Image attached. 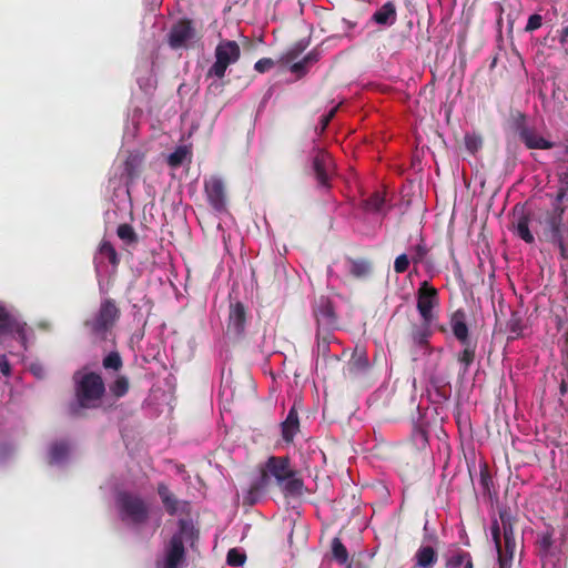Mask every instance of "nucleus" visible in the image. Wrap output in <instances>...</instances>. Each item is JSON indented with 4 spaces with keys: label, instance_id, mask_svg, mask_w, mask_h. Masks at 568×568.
<instances>
[{
    "label": "nucleus",
    "instance_id": "nucleus-1",
    "mask_svg": "<svg viewBox=\"0 0 568 568\" xmlns=\"http://www.w3.org/2000/svg\"><path fill=\"white\" fill-rule=\"evenodd\" d=\"M564 196L565 192L559 191L556 203L551 209H526L525 206L516 205L511 220L514 234L527 244L535 242L536 234L539 241L559 246L564 254L565 246L561 234L564 207L559 205Z\"/></svg>",
    "mask_w": 568,
    "mask_h": 568
},
{
    "label": "nucleus",
    "instance_id": "nucleus-2",
    "mask_svg": "<svg viewBox=\"0 0 568 568\" xmlns=\"http://www.w3.org/2000/svg\"><path fill=\"white\" fill-rule=\"evenodd\" d=\"M499 521H493L490 531L498 554V568H510L517 542L514 527L517 521L509 507L499 508Z\"/></svg>",
    "mask_w": 568,
    "mask_h": 568
},
{
    "label": "nucleus",
    "instance_id": "nucleus-3",
    "mask_svg": "<svg viewBox=\"0 0 568 568\" xmlns=\"http://www.w3.org/2000/svg\"><path fill=\"white\" fill-rule=\"evenodd\" d=\"M267 479L274 477L285 497H295L303 494L304 483L297 471L292 468L288 456H271L266 460L265 470Z\"/></svg>",
    "mask_w": 568,
    "mask_h": 568
},
{
    "label": "nucleus",
    "instance_id": "nucleus-4",
    "mask_svg": "<svg viewBox=\"0 0 568 568\" xmlns=\"http://www.w3.org/2000/svg\"><path fill=\"white\" fill-rule=\"evenodd\" d=\"M120 317L121 310L115 300L108 297L101 301L95 315L84 322V327L95 342H104L109 338Z\"/></svg>",
    "mask_w": 568,
    "mask_h": 568
},
{
    "label": "nucleus",
    "instance_id": "nucleus-5",
    "mask_svg": "<svg viewBox=\"0 0 568 568\" xmlns=\"http://www.w3.org/2000/svg\"><path fill=\"white\" fill-rule=\"evenodd\" d=\"M105 393V385L100 374L85 373L77 382L75 396L81 408H95Z\"/></svg>",
    "mask_w": 568,
    "mask_h": 568
},
{
    "label": "nucleus",
    "instance_id": "nucleus-6",
    "mask_svg": "<svg viewBox=\"0 0 568 568\" xmlns=\"http://www.w3.org/2000/svg\"><path fill=\"white\" fill-rule=\"evenodd\" d=\"M116 503L123 520L141 525L149 519V507L141 496L129 491H121L118 494Z\"/></svg>",
    "mask_w": 568,
    "mask_h": 568
},
{
    "label": "nucleus",
    "instance_id": "nucleus-7",
    "mask_svg": "<svg viewBox=\"0 0 568 568\" xmlns=\"http://www.w3.org/2000/svg\"><path fill=\"white\" fill-rule=\"evenodd\" d=\"M215 62L207 71V77L223 79L227 68L241 57V49L234 40H222L215 48Z\"/></svg>",
    "mask_w": 568,
    "mask_h": 568
},
{
    "label": "nucleus",
    "instance_id": "nucleus-8",
    "mask_svg": "<svg viewBox=\"0 0 568 568\" xmlns=\"http://www.w3.org/2000/svg\"><path fill=\"white\" fill-rule=\"evenodd\" d=\"M514 126L518 139L528 150H550L555 146V143L540 134L535 126L527 124L526 116L523 113L518 114Z\"/></svg>",
    "mask_w": 568,
    "mask_h": 568
},
{
    "label": "nucleus",
    "instance_id": "nucleus-9",
    "mask_svg": "<svg viewBox=\"0 0 568 568\" xmlns=\"http://www.w3.org/2000/svg\"><path fill=\"white\" fill-rule=\"evenodd\" d=\"M416 296V307L422 321L426 324H433L436 320L433 308L439 305L438 291L428 281H424L420 283Z\"/></svg>",
    "mask_w": 568,
    "mask_h": 568
},
{
    "label": "nucleus",
    "instance_id": "nucleus-10",
    "mask_svg": "<svg viewBox=\"0 0 568 568\" xmlns=\"http://www.w3.org/2000/svg\"><path fill=\"white\" fill-rule=\"evenodd\" d=\"M196 36L194 23L189 18L178 20L168 33V44L173 50L189 47V42Z\"/></svg>",
    "mask_w": 568,
    "mask_h": 568
},
{
    "label": "nucleus",
    "instance_id": "nucleus-11",
    "mask_svg": "<svg viewBox=\"0 0 568 568\" xmlns=\"http://www.w3.org/2000/svg\"><path fill=\"white\" fill-rule=\"evenodd\" d=\"M26 326L27 324L6 305L0 304V337L17 336L24 344L27 341Z\"/></svg>",
    "mask_w": 568,
    "mask_h": 568
},
{
    "label": "nucleus",
    "instance_id": "nucleus-12",
    "mask_svg": "<svg viewBox=\"0 0 568 568\" xmlns=\"http://www.w3.org/2000/svg\"><path fill=\"white\" fill-rule=\"evenodd\" d=\"M312 168L318 185L324 189H329L331 172L334 168L331 154L323 149H314Z\"/></svg>",
    "mask_w": 568,
    "mask_h": 568
},
{
    "label": "nucleus",
    "instance_id": "nucleus-13",
    "mask_svg": "<svg viewBox=\"0 0 568 568\" xmlns=\"http://www.w3.org/2000/svg\"><path fill=\"white\" fill-rule=\"evenodd\" d=\"M204 192L209 204L216 212L226 209V191L224 182L217 176H211L204 182Z\"/></svg>",
    "mask_w": 568,
    "mask_h": 568
},
{
    "label": "nucleus",
    "instance_id": "nucleus-14",
    "mask_svg": "<svg viewBox=\"0 0 568 568\" xmlns=\"http://www.w3.org/2000/svg\"><path fill=\"white\" fill-rule=\"evenodd\" d=\"M247 322V311L245 305L240 302H231L229 307L227 332L235 337L244 334Z\"/></svg>",
    "mask_w": 568,
    "mask_h": 568
},
{
    "label": "nucleus",
    "instance_id": "nucleus-15",
    "mask_svg": "<svg viewBox=\"0 0 568 568\" xmlns=\"http://www.w3.org/2000/svg\"><path fill=\"white\" fill-rule=\"evenodd\" d=\"M184 555L185 549L182 538L174 535L170 540L163 568H180V565L184 559Z\"/></svg>",
    "mask_w": 568,
    "mask_h": 568
},
{
    "label": "nucleus",
    "instance_id": "nucleus-16",
    "mask_svg": "<svg viewBox=\"0 0 568 568\" xmlns=\"http://www.w3.org/2000/svg\"><path fill=\"white\" fill-rule=\"evenodd\" d=\"M449 324L455 338L460 344H465L466 342L471 341V338L469 337V328L466 323L465 311H455L450 316Z\"/></svg>",
    "mask_w": 568,
    "mask_h": 568
},
{
    "label": "nucleus",
    "instance_id": "nucleus-17",
    "mask_svg": "<svg viewBox=\"0 0 568 568\" xmlns=\"http://www.w3.org/2000/svg\"><path fill=\"white\" fill-rule=\"evenodd\" d=\"M282 438L290 444L300 432V418L295 406L291 407L286 418L281 423Z\"/></svg>",
    "mask_w": 568,
    "mask_h": 568
},
{
    "label": "nucleus",
    "instance_id": "nucleus-18",
    "mask_svg": "<svg viewBox=\"0 0 568 568\" xmlns=\"http://www.w3.org/2000/svg\"><path fill=\"white\" fill-rule=\"evenodd\" d=\"M397 20V11L394 1L385 2L378 10L372 16V21L376 24L390 27Z\"/></svg>",
    "mask_w": 568,
    "mask_h": 568
},
{
    "label": "nucleus",
    "instance_id": "nucleus-19",
    "mask_svg": "<svg viewBox=\"0 0 568 568\" xmlns=\"http://www.w3.org/2000/svg\"><path fill=\"white\" fill-rule=\"evenodd\" d=\"M158 494L162 500V504L166 510V513L171 516L176 515L180 511V506H186L187 503L180 501L174 494H172L169 487L164 483H160L158 485Z\"/></svg>",
    "mask_w": 568,
    "mask_h": 568
},
{
    "label": "nucleus",
    "instance_id": "nucleus-20",
    "mask_svg": "<svg viewBox=\"0 0 568 568\" xmlns=\"http://www.w3.org/2000/svg\"><path fill=\"white\" fill-rule=\"evenodd\" d=\"M445 568H474L471 555L460 548L453 549L446 556Z\"/></svg>",
    "mask_w": 568,
    "mask_h": 568
},
{
    "label": "nucleus",
    "instance_id": "nucleus-21",
    "mask_svg": "<svg viewBox=\"0 0 568 568\" xmlns=\"http://www.w3.org/2000/svg\"><path fill=\"white\" fill-rule=\"evenodd\" d=\"M414 568H434L437 562V551L432 546H420L415 554Z\"/></svg>",
    "mask_w": 568,
    "mask_h": 568
},
{
    "label": "nucleus",
    "instance_id": "nucleus-22",
    "mask_svg": "<svg viewBox=\"0 0 568 568\" xmlns=\"http://www.w3.org/2000/svg\"><path fill=\"white\" fill-rule=\"evenodd\" d=\"M463 345V351H460L456 358L458 363L462 365V373L466 374L470 367V365L475 362L476 358V349H477V342L476 341H468Z\"/></svg>",
    "mask_w": 568,
    "mask_h": 568
},
{
    "label": "nucleus",
    "instance_id": "nucleus-23",
    "mask_svg": "<svg viewBox=\"0 0 568 568\" xmlns=\"http://www.w3.org/2000/svg\"><path fill=\"white\" fill-rule=\"evenodd\" d=\"M267 487V474L262 473L261 477L251 484L247 494L244 496L245 505H255L261 498L263 491Z\"/></svg>",
    "mask_w": 568,
    "mask_h": 568
},
{
    "label": "nucleus",
    "instance_id": "nucleus-24",
    "mask_svg": "<svg viewBox=\"0 0 568 568\" xmlns=\"http://www.w3.org/2000/svg\"><path fill=\"white\" fill-rule=\"evenodd\" d=\"M554 529H546L537 534L536 547L538 555L544 558L552 554Z\"/></svg>",
    "mask_w": 568,
    "mask_h": 568
},
{
    "label": "nucleus",
    "instance_id": "nucleus-25",
    "mask_svg": "<svg viewBox=\"0 0 568 568\" xmlns=\"http://www.w3.org/2000/svg\"><path fill=\"white\" fill-rule=\"evenodd\" d=\"M432 324H426L422 321L420 325H414L410 332V339L414 345L418 347H426L428 345L429 337L432 336Z\"/></svg>",
    "mask_w": 568,
    "mask_h": 568
},
{
    "label": "nucleus",
    "instance_id": "nucleus-26",
    "mask_svg": "<svg viewBox=\"0 0 568 568\" xmlns=\"http://www.w3.org/2000/svg\"><path fill=\"white\" fill-rule=\"evenodd\" d=\"M524 329L523 318L518 312H511L506 323V331L509 333L508 339H516L521 336Z\"/></svg>",
    "mask_w": 568,
    "mask_h": 568
},
{
    "label": "nucleus",
    "instance_id": "nucleus-27",
    "mask_svg": "<svg viewBox=\"0 0 568 568\" xmlns=\"http://www.w3.org/2000/svg\"><path fill=\"white\" fill-rule=\"evenodd\" d=\"M69 454V445L65 442L53 443L49 452V463L59 464L65 460Z\"/></svg>",
    "mask_w": 568,
    "mask_h": 568
},
{
    "label": "nucleus",
    "instance_id": "nucleus-28",
    "mask_svg": "<svg viewBox=\"0 0 568 568\" xmlns=\"http://www.w3.org/2000/svg\"><path fill=\"white\" fill-rule=\"evenodd\" d=\"M429 247L427 246L425 240L423 237L419 239L418 243L415 244L412 248V256L410 260L414 265H418L422 263H425L426 257L429 253Z\"/></svg>",
    "mask_w": 568,
    "mask_h": 568
},
{
    "label": "nucleus",
    "instance_id": "nucleus-29",
    "mask_svg": "<svg viewBox=\"0 0 568 568\" xmlns=\"http://www.w3.org/2000/svg\"><path fill=\"white\" fill-rule=\"evenodd\" d=\"M372 270V265L366 260H351L349 261V273L356 277H366Z\"/></svg>",
    "mask_w": 568,
    "mask_h": 568
},
{
    "label": "nucleus",
    "instance_id": "nucleus-30",
    "mask_svg": "<svg viewBox=\"0 0 568 568\" xmlns=\"http://www.w3.org/2000/svg\"><path fill=\"white\" fill-rule=\"evenodd\" d=\"M368 367V359L364 352L358 353L355 351L352 358L348 362V371L351 374H357L359 372H363L367 369Z\"/></svg>",
    "mask_w": 568,
    "mask_h": 568
},
{
    "label": "nucleus",
    "instance_id": "nucleus-31",
    "mask_svg": "<svg viewBox=\"0 0 568 568\" xmlns=\"http://www.w3.org/2000/svg\"><path fill=\"white\" fill-rule=\"evenodd\" d=\"M116 235L129 245L136 244L139 242L138 234L132 225L128 223H123L118 226Z\"/></svg>",
    "mask_w": 568,
    "mask_h": 568
},
{
    "label": "nucleus",
    "instance_id": "nucleus-32",
    "mask_svg": "<svg viewBox=\"0 0 568 568\" xmlns=\"http://www.w3.org/2000/svg\"><path fill=\"white\" fill-rule=\"evenodd\" d=\"M99 253L106 257L112 266L116 267L119 265L120 258L111 242L102 241L99 246Z\"/></svg>",
    "mask_w": 568,
    "mask_h": 568
},
{
    "label": "nucleus",
    "instance_id": "nucleus-33",
    "mask_svg": "<svg viewBox=\"0 0 568 568\" xmlns=\"http://www.w3.org/2000/svg\"><path fill=\"white\" fill-rule=\"evenodd\" d=\"M332 555L333 558L342 565L348 561V551L342 540L337 537L332 540Z\"/></svg>",
    "mask_w": 568,
    "mask_h": 568
},
{
    "label": "nucleus",
    "instance_id": "nucleus-34",
    "mask_svg": "<svg viewBox=\"0 0 568 568\" xmlns=\"http://www.w3.org/2000/svg\"><path fill=\"white\" fill-rule=\"evenodd\" d=\"M129 379L126 376H118L110 386L111 393L116 397H123L129 392Z\"/></svg>",
    "mask_w": 568,
    "mask_h": 568
},
{
    "label": "nucleus",
    "instance_id": "nucleus-35",
    "mask_svg": "<svg viewBox=\"0 0 568 568\" xmlns=\"http://www.w3.org/2000/svg\"><path fill=\"white\" fill-rule=\"evenodd\" d=\"M186 155L187 150L184 146H179L168 156V164L174 169L179 168L185 161Z\"/></svg>",
    "mask_w": 568,
    "mask_h": 568
},
{
    "label": "nucleus",
    "instance_id": "nucleus-36",
    "mask_svg": "<svg viewBox=\"0 0 568 568\" xmlns=\"http://www.w3.org/2000/svg\"><path fill=\"white\" fill-rule=\"evenodd\" d=\"M103 367L105 369L120 371L123 366L122 358L118 352H111L103 358Z\"/></svg>",
    "mask_w": 568,
    "mask_h": 568
},
{
    "label": "nucleus",
    "instance_id": "nucleus-37",
    "mask_svg": "<svg viewBox=\"0 0 568 568\" xmlns=\"http://www.w3.org/2000/svg\"><path fill=\"white\" fill-rule=\"evenodd\" d=\"M315 314L318 322L325 320L327 323H332L335 320V314L329 303L322 305Z\"/></svg>",
    "mask_w": 568,
    "mask_h": 568
},
{
    "label": "nucleus",
    "instance_id": "nucleus-38",
    "mask_svg": "<svg viewBox=\"0 0 568 568\" xmlns=\"http://www.w3.org/2000/svg\"><path fill=\"white\" fill-rule=\"evenodd\" d=\"M483 145V139L476 134H466L465 146L471 153L475 154Z\"/></svg>",
    "mask_w": 568,
    "mask_h": 568
},
{
    "label": "nucleus",
    "instance_id": "nucleus-39",
    "mask_svg": "<svg viewBox=\"0 0 568 568\" xmlns=\"http://www.w3.org/2000/svg\"><path fill=\"white\" fill-rule=\"evenodd\" d=\"M384 202L385 200L379 193H374L365 201V207L368 211L377 212L383 207Z\"/></svg>",
    "mask_w": 568,
    "mask_h": 568
},
{
    "label": "nucleus",
    "instance_id": "nucleus-40",
    "mask_svg": "<svg viewBox=\"0 0 568 568\" xmlns=\"http://www.w3.org/2000/svg\"><path fill=\"white\" fill-rule=\"evenodd\" d=\"M246 556L243 552L239 551L236 548L230 549L226 555L227 565L234 567L243 565Z\"/></svg>",
    "mask_w": 568,
    "mask_h": 568
},
{
    "label": "nucleus",
    "instance_id": "nucleus-41",
    "mask_svg": "<svg viewBox=\"0 0 568 568\" xmlns=\"http://www.w3.org/2000/svg\"><path fill=\"white\" fill-rule=\"evenodd\" d=\"M520 7L521 6H520L519 1H518V6L517 7L509 4V9L510 10L507 13V24H508L507 31H508L509 36L513 34L515 21L517 20V18L520 14Z\"/></svg>",
    "mask_w": 568,
    "mask_h": 568
},
{
    "label": "nucleus",
    "instance_id": "nucleus-42",
    "mask_svg": "<svg viewBox=\"0 0 568 568\" xmlns=\"http://www.w3.org/2000/svg\"><path fill=\"white\" fill-rule=\"evenodd\" d=\"M409 262L410 260L407 254L403 253L398 255L394 261V271L397 274L405 273L409 267Z\"/></svg>",
    "mask_w": 568,
    "mask_h": 568
},
{
    "label": "nucleus",
    "instance_id": "nucleus-43",
    "mask_svg": "<svg viewBox=\"0 0 568 568\" xmlns=\"http://www.w3.org/2000/svg\"><path fill=\"white\" fill-rule=\"evenodd\" d=\"M542 26V17L540 14H531L528 19V22L525 27L526 32H532L539 29Z\"/></svg>",
    "mask_w": 568,
    "mask_h": 568
},
{
    "label": "nucleus",
    "instance_id": "nucleus-44",
    "mask_svg": "<svg viewBox=\"0 0 568 568\" xmlns=\"http://www.w3.org/2000/svg\"><path fill=\"white\" fill-rule=\"evenodd\" d=\"M274 61L271 58H262L254 64L255 71L264 73L270 71L274 67Z\"/></svg>",
    "mask_w": 568,
    "mask_h": 568
},
{
    "label": "nucleus",
    "instance_id": "nucleus-45",
    "mask_svg": "<svg viewBox=\"0 0 568 568\" xmlns=\"http://www.w3.org/2000/svg\"><path fill=\"white\" fill-rule=\"evenodd\" d=\"M135 162H136V158H134V156H130L125 161L124 172L128 175V178H130V179H134L138 174Z\"/></svg>",
    "mask_w": 568,
    "mask_h": 568
},
{
    "label": "nucleus",
    "instance_id": "nucleus-46",
    "mask_svg": "<svg viewBox=\"0 0 568 568\" xmlns=\"http://www.w3.org/2000/svg\"><path fill=\"white\" fill-rule=\"evenodd\" d=\"M308 65L303 61L295 62L291 65V72L297 74V77H302L307 72Z\"/></svg>",
    "mask_w": 568,
    "mask_h": 568
},
{
    "label": "nucleus",
    "instance_id": "nucleus-47",
    "mask_svg": "<svg viewBox=\"0 0 568 568\" xmlns=\"http://www.w3.org/2000/svg\"><path fill=\"white\" fill-rule=\"evenodd\" d=\"M305 49V45H303L302 43H297L295 44L292 49H290L287 52H286V60L287 61H293L294 59H296L300 53Z\"/></svg>",
    "mask_w": 568,
    "mask_h": 568
},
{
    "label": "nucleus",
    "instance_id": "nucleus-48",
    "mask_svg": "<svg viewBox=\"0 0 568 568\" xmlns=\"http://www.w3.org/2000/svg\"><path fill=\"white\" fill-rule=\"evenodd\" d=\"M505 11V8L501 4H498V18L496 21L497 27V38L499 40L503 39V13Z\"/></svg>",
    "mask_w": 568,
    "mask_h": 568
},
{
    "label": "nucleus",
    "instance_id": "nucleus-49",
    "mask_svg": "<svg viewBox=\"0 0 568 568\" xmlns=\"http://www.w3.org/2000/svg\"><path fill=\"white\" fill-rule=\"evenodd\" d=\"M493 480L487 469L480 471V485L487 491L490 490Z\"/></svg>",
    "mask_w": 568,
    "mask_h": 568
},
{
    "label": "nucleus",
    "instance_id": "nucleus-50",
    "mask_svg": "<svg viewBox=\"0 0 568 568\" xmlns=\"http://www.w3.org/2000/svg\"><path fill=\"white\" fill-rule=\"evenodd\" d=\"M336 109H332L328 113L321 116V130L324 131L331 120L334 118Z\"/></svg>",
    "mask_w": 568,
    "mask_h": 568
},
{
    "label": "nucleus",
    "instance_id": "nucleus-51",
    "mask_svg": "<svg viewBox=\"0 0 568 568\" xmlns=\"http://www.w3.org/2000/svg\"><path fill=\"white\" fill-rule=\"evenodd\" d=\"M0 372L4 375V376H9L10 373H11V368H10V364L9 362L7 361L6 356L2 355L1 356V359H0Z\"/></svg>",
    "mask_w": 568,
    "mask_h": 568
},
{
    "label": "nucleus",
    "instance_id": "nucleus-52",
    "mask_svg": "<svg viewBox=\"0 0 568 568\" xmlns=\"http://www.w3.org/2000/svg\"><path fill=\"white\" fill-rule=\"evenodd\" d=\"M302 60L310 67L318 60V53L314 51L308 52Z\"/></svg>",
    "mask_w": 568,
    "mask_h": 568
},
{
    "label": "nucleus",
    "instance_id": "nucleus-53",
    "mask_svg": "<svg viewBox=\"0 0 568 568\" xmlns=\"http://www.w3.org/2000/svg\"><path fill=\"white\" fill-rule=\"evenodd\" d=\"M559 392L561 396H568V382L566 379H561Z\"/></svg>",
    "mask_w": 568,
    "mask_h": 568
},
{
    "label": "nucleus",
    "instance_id": "nucleus-54",
    "mask_svg": "<svg viewBox=\"0 0 568 568\" xmlns=\"http://www.w3.org/2000/svg\"><path fill=\"white\" fill-rule=\"evenodd\" d=\"M568 39V26L560 30L559 41L564 45Z\"/></svg>",
    "mask_w": 568,
    "mask_h": 568
}]
</instances>
